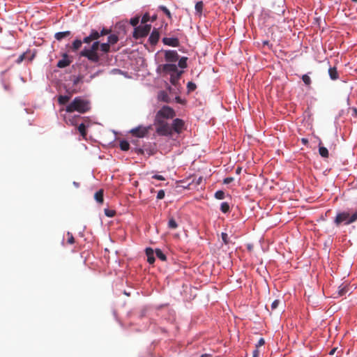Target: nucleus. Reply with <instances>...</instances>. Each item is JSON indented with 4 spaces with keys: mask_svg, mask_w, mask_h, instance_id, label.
Listing matches in <instances>:
<instances>
[{
    "mask_svg": "<svg viewBox=\"0 0 357 357\" xmlns=\"http://www.w3.org/2000/svg\"><path fill=\"white\" fill-rule=\"evenodd\" d=\"M215 197L218 199H223L225 197V194L222 190H218L215 193Z\"/></svg>",
    "mask_w": 357,
    "mask_h": 357,
    "instance_id": "72a5a7b5",
    "label": "nucleus"
},
{
    "mask_svg": "<svg viewBox=\"0 0 357 357\" xmlns=\"http://www.w3.org/2000/svg\"><path fill=\"white\" fill-rule=\"evenodd\" d=\"M78 131L79 132L80 135L82 136L83 138H85L86 136V128L84 123H81L79 125L77 128Z\"/></svg>",
    "mask_w": 357,
    "mask_h": 357,
    "instance_id": "a878e982",
    "label": "nucleus"
},
{
    "mask_svg": "<svg viewBox=\"0 0 357 357\" xmlns=\"http://www.w3.org/2000/svg\"><path fill=\"white\" fill-rule=\"evenodd\" d=\"M168 228L170 229H176L178 227V224L173 217H170L167 224Z\"/></svg>",
    "mask_w": 357,
    "mask_h": 357,
    "instance_id": "5701e85b",
    "label": "nucleus"
},
{
    "mask_svg": "<svg viewBox=\"0 0 357 357\" xmlns=\"http://www.w3.org/2000/svg\"><path fill=\"white\" fill-rule=\"evenodd\" d=\"M24 59H25V53H23L21 55H20V56L17 59L16 62L17 63H20L21 62H22L24 60Z\"/></svg>",
    "mask_w": 357,
    "mask_h": 357,
    "instance_id": "a18cd8bd",
    "label": "nucleus"
},
{
    "mask_svg": "<svg viewBox=\"0 0 357 357\" xmlns=\"http://www.w3.org/2000/svg\"><path fill=\"white\" fill-rule=\"evenodd\" d=\"M351 116L357 117V109L356 107L351 108Z\"/></svg>",
    "mask_w": 357,
    "mask_h": 357,
    "instance_id": "603ef678",
    "label": "nucleus"
},
{
    "mask_svg": "<svg viewBox=\"0 0 357 357\" xmlns=\"http://www.w3.org/2000/svg\"><path fill=\"white\" fill-rule=\"evenodd\" d=\"M126 23H127L126 22H121L117 23V24H116V27H119V29H121V28H123V29H124V28H125V26H126Z\"/></svg>",
    "mask_w": 357,
    "mask_h": 357,
    "instance_id": "8fccbe9b",
    "label": "nucleus"
},
{
    "mask_svg": "<svg viewBox=\"0 0 357 357\" xmlns=\"http://www.w3.org/2000/svg\"><path fill=\"white\" fill-rule=\"evenodd\" d=\"M200 357H211V356L210 354H202Z\"/></svg>",
    "mask_w": 357,
    "mask_h": 357,
    "instance_id": "bf43d9fd",
    "label": "nucleus"
},
{
    "mask_svg": "<svg viewBox=\"0 0 357 357\" xmlns=\"http://www.w3.org/2000/svg\"><path fill=\"white\" fill-rule=\"evenodd\" d=\"M146 255L147 256V261L150 264H153L155 262V257H154V251L151 248H147L145 250Z\"/></svg>",
    "mask_w": 357,
    "mask_h": 357,
    "instance_id": "4468645a",
    "label": "nucleus"
},
{
    "mask_svg": "<svg viewBox=\"0 0 357 357\" xmlns=\"http://www.w3.org/2000/svg\"><path fill=\"white\" fill-rule=\"evenodd\" d=\"M154 126H155V132L158 135L167 137L172 135L171 125L166 120L155 117Z\"/></svg>",
    "mask_w": 357,
    "mask_h": 357,
    "instance_id": "7ed1b4c3",
    "label": "nucleus"
},
{
    "mask_svg": "<svg viewBox=\"0 0 357 357\" xmlns=\"http://www.w3.org/2000/svg\"><path fill=\"white\" fill-rule=\"evenodd\" d=\"M178 66L181 68H185L187 67V58L186 57H182L178 61Z\"/></svg>",
    "mask_w": 357,
    "mask_h": 357,
    "instance_id": "2f4dec72",
    "label": "nucleus"
},
{
    "mask_svg": "<svg viewBox=\"0 0 357 357\" xmlns=\"http://www.w3.org/2000/svg\"><path fill=\"white\" fill-rule=\"evenodd\" d=\"M157 20V15H153L152 17H151V19H150V21L151 22H154Z\"/></svg>",
    "mask_w": 357,
    "mask_h": 357,
    "instance_id": "4d7b16f0",
    "label": "nucleus"
},
{
    "mask_svg": "<svg viewBox=\"0 0 357 357\" xmlns=\"http://www.w3.org/2000/svg\"><path fill=\"white\" fill-rule=\"evenodd\" d=\"M352 1H354V2H357V0H352Z\"/></svg>",
    "mask_w": 357,
    "mask_h": 357,
    "instance_id": "0e129e2a",
    "label": "nucleus"
},
{
    "mask_svg": "<svg viewBox=\"0 0 357 357\" xmlns=\"http://www.w3.org/2000/svg\"><path fill=\"white\" fill-rule=\"evenodd\" d=\"M151 17L148 13H146L141 19L142 24H147L146 23L150 21Z\"/></svg>",
    "mask_w": 357,
    "mask_h": 357,
    "instance_id": "f704fd0d",
    "label": "nucleus"
},
{
    "mask_svg": "<svg viewBox=\"0 0 357 357\" xmlns=\"http://www.w3.org/2000/svg\"><path fill=\"white\" fill-rule=\"evenodd\" d=\"M357 220V211L350 213L349 211L340 212L337 214L334 222L337 226L342 223L350 225Z\"/></svg>",
    "mask_w": 357,
    "mask_h": 357,
    "instance_id": "20e7f679",
    "label": "nucleus"
},
{
    "mask_svg": "<svg viewBox=\"0 0 357 357\" xmlns=\"http://www.w3.org/2000/svg\"><path fill=\"white\" fill-rule=\"evenodd\" d=\"M119 41V36L114 33V34H110L108 38H107V43L109 44L110 45H113L114 44H116L117 42Z\"/></svg>",
    "mask_w": 357,
    "mask_h": 357,
    "instance_id": "6ab92c4d",
    "label": "nucleus"
},
{
    "mask_svg": "<svg viewBox=\"0 0 357 357\" xmlns=\"http://www.w3.org/2000/svg\"><path fill=\"white\" fill-rule=\"evenodd\" d=\"M70 35H71V32L70 31H62V32H57V33H55L54 38L57 40L60 41L62 39L70 36Z\"/></svg>",
    "mask_w": 357,
    "mask_h": 357,
    "instance_id": "2eb2a0df",
    "label": "nucleus"
},
{
    "mask_svg": "<svg viewBox=\"0 0 357 357\" xmlns=\"http://www.w3.org/2000/svg\"><path fill=\"white\" fill-rule=\"evenodd\" d=\"M110 45L107 43H100V50L101 52H102L105 54L109 53L111 51Z\"/></svg>",
    "mask_w": 357,
    "mask_h": 357,
    "instance_id": "aec40b11",
    "label": "nucleus"
},
{
    "mask_svg": "<svg viewBox=\"0 0 357 357\" xmlns=\"http://www.w3.org/2000/svg\"><path fill=\"white\" fill-rule=\"evenodd\" d=\"M73 185H74L75 187H77V188H78V187L79 186V184L78 183L75 182V181H74V182H73Z\"/></svg>",
    "mask_w": 357,
    "mask_h": 357,
    "instance_id": "052dcab7",
    "label": "nucleus"
},
{
    "mask_svg": "<svg viewBox=\"0 0 357 357\" xmlns=\"http://www.w3.org/2000/svg\"><path fill=\"white\" fill-rule=\"evenodd\" d=\"M79 118V116H75L70 119H68V121L73 126H75L77 124V119Z\"/></svg>",
    "mask_w": 357,
    "mask_h": 357,
    "instance_id": "79ce46f5",
    "label": "nucleus"
},
{
    "mask_svg": "<svg viewBox=\"0 0 357 357\" xmlns=\"http://www.w3.org/2000/svg\"><path fill=\"white\" fill-rule=\"evenodd\" d=\"M321 142L319 144V153L321 157L326 158L328 157V151L326 147L321 146Z\"/></svg>",
    "mask_w": 357,
    "mask_h": 357,
    "instance_id": "412c9836",
    "label": "nucleus"
},
{
    "mask_svg": "<svg viewBox=\"0 0 357 357\" xmlns=\"http://www.w3.org/2000/svg\"><path fill=\"white\" fill-rule=\"evenodd\" d=\"M156 257L160 259L161 261H165L167 260L166 255L162 252L160 249L155 250Z\"/></svg>",
    "mask_w": 357,
    "mask_h": 357,
    "instance_id": "cd10ccee",
    "label": "nucleus"
},
{
    "mask_svg": "<svg viewBox=\"0 0 357 357\" xmlns=\"http://www.w3.org/2000/svg\"><path fill=\"white\" fill-rule=\"evenodd\" d=\"M259 355V351L258 348H257L255 350H254L252 356L253 357H258Z\"/></svg>",
    "mask_w": 357,
    "mask_h": 357,
    "instance_id": "864d4df0",
    "label": "nucleus"
},
{
    "mask_svg": "<svg viewBox=\"0 0 357 357\" xmlns=\"http://www.w3.org/2000/svg\"><path fill=\"white\" fill-rule=\"evenodd\" d=\"M328 74L331 79L336 80L339 77V75L335 67H331L328 69Z\"/></svg>",
    "mask_w": 357,
    "mask_h": 357,
    "instance_id": "f3484780",
    "label": "nucleus"
},
{
    "mask_svg": "<svg viewBox=\"0 0 357 357\" xmlns=\"http://www.w3.org/2000/svg\"><path fill=\"white\" fill-rule=\"evenodd\" d=\"M176 115L174 110L169 106H163L155 114V117L162 119H173Z\"/></svg>",
    "mask_w": 357,
    "mask_h": 357,
    "instance_id": "39448f33",
    "label": "nucleus"
},
{
    "mask_svg": "<svg viewBox=\"0 0 357 357\" xmlns=\"http://www.w3.org/2000/svg\"><path fill=\"white\" fill-rule=\"evenodd\" d=\"M195 10L196 12L201 15L202 14L203 8H204V3L202 1H197L195 4Z\"/></svg>",
    "mask_w": 357,
    "mask_h": 357,
    "instance_id": "393cba45",
    "label": "nucleus"
},
{
    "mask_svg": "<svg viewBox=\"0 0 357 357\" xmlns=\"http://www.w3.org/2000/svg\"><path fill=\"white\" fill-rule=\"evenodd\" d=\"M68 243L69 244H73L75 243V238L70 232H67Z\"/></svg>",
    "mask_w": 357,
    "mask_h": 357,
    "instance_id": "ea45409f",
    "label": "nucleus"
},
{
    "mask_svg": "<svg viewBox=\"0 0 357 357\" xmlns=\"http://www.w3.org/2000/svg\"><path fill=\"white\" fill-rule=\"evenodd\" d=\"M120 148L122 151H126L130 149V144L126 140H122L119 144Z\"/></svg>",
    "mask_w": 357,
    "mask_h": 357,
    "instance_id": "bb28decb",
    "label": "nucleus"
},
{
    "mask_svg": "<svg viewBox=\"0 0 357 357\" xmlns=\"http://www.w3.org/2000/svg\"><path fill=\"white\" fill-rule=\"evenodd\" d=\"M152 129V126H149L146 127L139 126L137 128H132L130 132L135 137H144L147 135L149 130Z\"/></svg>",
    "mask_w": 357,
    "mask_h": 357,
    "instance_id": "0eeeda50",
    "label": "nucleus"
},
{
    "mask_svg": "<svg viewBox=\"0 0 357 357\" xmlns=\"http://www.w3.org/2000/svg\"><path fill=\"white\" fill-rule=\"evenodd\" d=\"M264 343H265V341H264V338H260L259 340L258 341L257 344L256 345V347L258 348L259 347L264 345Z\"/></svg>",
    "mask_w": 357,
    "mask_h": 357,
    "instance_id": "3c124183",
    "label": "nucleus"
},
{
    "mask_svg": "<svg viewBox=\"0 0 357 357\" xmlns=\"http://www.w3.org/2000/svg\"><path fill=\"white\" fill-rule=\"evenodd\" d=\"M135 153H137V154H143L144 151L142 149H135Z\"/></svg>",
    "mask_w": 357,
    "mask_h": 357,
    "instance_id": "5fc2aeb1",
    "label": "nucleus"
},
{
    "mask_svg": "<svg viewBox=\"0 0 357 357\" xmlns=\"http://www.w3.org/2000/svg\"><path fill=\"white\" fill-rule=\"evenodd\" d=\"M234 181V178L232 177H227L224 179L223 183L225 184H229Z\"/></svg>",
    "mask_w": 357,
    "mask_h": 357,
    "instance_id": "09e8293b",
    "label": "nucleus"
},
{
    "mask_svg": "<svg viewBox=\"0 0 357 357\" xmlns=\"http://www.w3.org/2000/svg\"><path fill=\"white\" fill-rule=\"evenodd\" d=\"M94 198L97 202L102 204L103 202V190H100L95 193Z\"/></svg>",
    "mask_w": 357,
    "mask_h": 357,
    "instance_id": "4be33fe9",
    "label": "nucleus"
},
{
    "mask_svg": "<svg viewBox=\"0 0 357 357\" xmlns=\"http://www.w3.org/2000/svg\"><path fill=\"white\" fill-rule=\"evenodd\" d=\"M241 172V167H238L236 170V174H240Z\"/></svg>",
    "mask_w": 357,
    "mask_h": 357,
    "instance_id": "13d9d810",
    "label": "nucleus"
},
{
    "mask_svg": "<svg viewBox=\"0 0 357 357\" xmlns=\"http://www.w3.org/2000/svg\"><path fill=\"white\" fill-rule=\"evenodd\" d=\"M220 210L222 213H228L230 210L229 204L227 202H222L220 206Z\"/></svg>",
    "mask_w": 357,
    "mask_h": 357,
    "instance_id": "c85d7f7f",
    "label": "nucleus"
},
{
    "mask_svg": "<svg viewBox=\"0 0 357 357\" xmlns=\"http://www.w3.org/2000/svg\"><path fill=\"white\" fill-rule=\"evenodd\" d=\"M302 79L303 82L307 86H309L311 84V79L307 75H303L302 77Z\"/></svg>",
    "mask_w": 357,
    "mask_h": 357,
    "instance_id": "e433bc0d",
    "label": "nucleus"
},
{
    "mask_svg": "<svg viewBox=\"0 0 357 357\" xmlns=\"http://www.w3.org/2000/svg\"><path fill=\"white\" fill-rule=\"evenodd\" d=\"M347 292V287H343L341 289H340L337 291V296H335V298H337L338 296H342Z\"/></svg>",
    "mask_w": 357,
    "mask_h": 357,
    "instance_id": "c9c22d12",
    "label": "nucleus"
},
{
    "mask_svg": "<svg viewBox=\"0 0 357 357\" xmlns=\"http://www.w3.org/2000/svg\"><path fill=\"white\" fill-rule=\"evenodd\" d=\"M159 39H160L159 30L158 29L154 28L149 36V41L151 45H155L158 43Z\"/></svg>",
    "mask_w": 357,
    "mask_h": 357,
    "instance_id": "9d476101",
    "label": "nucleus"
},
{
    "mask_svg": "<svg viewBox=\"0 0 357 357\" xmlns=\"http://www.w3.org/2000/svg\"><path fill=\"white\" fill-rule=\"evenodd\" d=\"M111 29L102 28L100 31H98L96 29H91L90 33L88 36H86L83 39L84 43H90L91 41H93L91 47L88 48H84L80 52V56H84L87 58L90 61L93 63H98L100 61V56L98 55L97 51L100 47V42L98 39L100 37L110 34Z\"/></svg>",
    "mask_w": 357,
    "mask_h": 357,
    "instance_id": "f257e3e1",
    "label": "nucleus"
},
{
    "mask_svg": "<svg viewBox=\"0 0 357 357\" xmlns=\"http://www.w3.org/2000/svg\"><path fill=\"white\" fill-rule=\"evenodd\" d=\"M301 142L303 144H308V139L306 138H302Z\"/></svg>",
    "mask_w": 357,
    "mask_h": 357,
    "instance_id": "6e6d98bb",
    "label": "nucleus"
},
{
    "mask_svg": "<svg viewBox=\"0 0 357 357\" xmlns=\"http://www.w3.org/2000/svg\"><path fill=\"white\" fill-rule=\"evenodd\" d=\"M139 20H140V17L139 16H135V17L133 18H131L130 20V24L132 26H137V25L138 24L139 22Z\"/></svg>",
    "mask_w": 357,
    "mask_h": 357,
    "instance_id": "473e14b6",
    "label": "nucleus"
},
{
    "mask_svg": "<svg viewBox=\"0 0 357 357\" xmlns=\"http://www.w3.org/2000/svg\"><path fill=\"white\" fill-rule=\"evenodd\" d=\"M334 351H335V350H334V349L331 350V351L330 352V354H334Z\"/></svg>",
    "mask_w": 357,
    "mask_h": 357,
    "instance_id": "680f3d73",
    "label": "nucleus"
},
{
    "mask_svg": "<svg viewBox=\"0 0 357 357\" xmlns=\"http://www.w3.org/2000/svg\"><path fill=\"white\" fill-rule=\"evenodd\" d=\"M162 71L166 73H175L178 71L176 65L172 63L164 64L162 66Z\"/></svg>",
    "mask_w": 357,
    "mask_h": 357,
    "instance_id": "f8f14e48",
    "label": "nucleus"
},
{
    "mask_svg": "<svg viewBox=\"0 0 357 357\" xmlns=\"http://www.w3.org/2000/svg\"><path fill=\"white\" fill-rule=\"evenodd\" d=\"M162 43L165 45L177 47L179 46V40L177 38H163Z\"/></svg>",
    "mask_w": 357,
    "mask_h": 357,
    "instance_id": "9b49d317",
    "label": "nucleus"
},
{
    "mask_svg": "<svg viewBox=\"0 0 357 357\" xmlns=\"http://www.w3.org/2000/svg\"><path fill=\"white\" fill-rule=\"evenodd\" d=\"M158 97L160 100L166 102H169V96L165 92H160Z\"/></svg>",
    "mask_w": 357,
    "mask_h": 357,
    "instance_id": "7c9ffc66",
    "label": "nucleus"
},
{
    "mask_svg": "<svg viewBox=\"0 0 357 357\" xmlns=\"http://www.w3.org/2000/svg\"><path fill=\"white\" fill-rule=\"evenodd\" d=\"M165 191L163 190H160L158 192V195H157V199H162L165 197Z\"/></svg>",
    "mask_w": 357,
    "mask_h": 357,
    "instance_id": "c03bdc74",
    "label": "nucleus"
},
{
    "mask_svg": "<svg viewBox=\"0 0 357 357\" xmlns=\"http://www.w3.org/2000/svg\"><path fill=\"white\" fill-rule=\"evenodd\" d=\"M153 178H155V179H157L159 181H165V180L164 176H162V175H158V174L153 175Z\"/></svg>",
    "mask_w": 357,
    "mask_h": 357,
    "instance_id": "de8ad7c7",
    "label": "nucleus"
},
{
    "mask_svg": "<svg viewBox=\"0 0 357 357\" xmlns=\"http://www.w3.org/2000/svg\"><path fill=\"white\" fill-rule=\"evenodd\" d=\"M77 82H78V80H75V81L74 82V84H77Z\"/></svg>",
    "mask_w": 357,
    "mask_h": 357,
    "instance_id": "e2e57ef3",
    "label": "nucleus"
},
{
    "mask_svg": "<svg viewBox=\"0 0 357 357\" xmlns=\"http://www.w3.org/2000/svg\"><path fill=\"white\" fill-rule=\"evenodd\" d=\"M82 43H84L83 40H81L79 39L75 40L70 47L72 51L76 52L77 50H78L81 47Z\"/></svg>",
    "mask_w": 357,
    "mask_h": 357,
    "instance_id": "a211bd4d",
    "label": "nucleus"
},
{
    "mask_svg": "<svg viewBox=\"0 0 357 357\" xmlns=\"http://www.w3.org/2000/svg\"><path fill=\"white\" fill-rule=\"evenodd\" d=\"M116 212L114 210L105 209V214L109 218L114 217Z\"/></svg>",
    "mask_w": 357,
    "mask_h": 357,
    "instance_id": "58836bf2",
    "label": "nucleus"
},
{
    "mask_svg": "<svg viewBox=\"0 0 357 357\" xmlns=\"http://www.w3.org/2000/svg\"><path fill=\"white\" fill-rule=\"evenodd\" d=\"M182 73L183 71H178L175 73H172L170 75V82L172 83V84L176 86L178 84Z\"/></svg>",
    "mask_w": 357,
    "mask_h": 357,
    "instance_id": "ddd939ff",
    "label": "nucleus"
},
{
    "mask_svg": "<svg viewBox=\"0 0 357 357\" xmlns=\"http://www.w3.org/2000/svg\"><path fill=\"white\" fill-rule=\"evenodd\" d=\"M187 88L189 91H193L196 89L197 86L195 83H193L192 82H189L187 84Z\"/></svg>",
    "mask_w": 357,
    "mask_h": 357,
    "instance_id": "4c0bfd02",
    "label": "nucleus"
},
{
    "mask_svg": "<svg viewBox=\"0 0 357 357\" xmlns=\"http://www.w3.org/2000/svg\"><path fill=\"white\" fill-rule=\"evenodd\" d=\"M159 9L161 10L167 16L169 19H171L172 18V14L169 11V10L165 6H160L159 7Z\"/></svg>",
    "mask_w": 357,
    "mask_h": 357,
    "instance_id": "c756f323",
    "label": "nucleus"
},
{
    "mask_svg": "<svg viewBox=\"0 0 357 357\" xmlns=\"http://www.w3.org/2000/svg\"><path fill=\"white\" fill-rule=\"evenodd\" d=\"M221 237L225 244L227 245L229 243V238L227 234L222 232L221 234Z\"/></svg>",
    "mask_w": 357,
    "mask_h": 357,
    "instance_id": "a19ab883",
    "label": "nucleus"
},
{
    "mask_svg": "<svg viewBox=\"0 0 357 357\" xmlns=\"http://www.w3.org/2000/svg\"><path fill=\"white\" fill-rule=\"evenodd\" d=\"M70 99V96H59L58 98V102L59 105H66Z\"/></svg>",
    "mask_w": 357,
    "mask_h": 357,
    "instance_id": "b1692460",
    "label": "nucleus"
},
{
    "mask_svg": "<svg viewBox=\"0 0 357 357\" xmlns=\"http://www.w3.org/2000/svg\"><path fill=\"white\" fill-rule=\"evenodd\" d=\"M90 109V102L79 96L75 98L74 100L66 107V111L68 113L77 112L80 114H84L89 112Z\"/></svg>",
    "mask_w": 357,
    "mask_h": 357,
    "instance_id": "f03ea898",
    "label": "nucleus"
},
{
    "mask_svg": "<svg viewBox=\"0 0 357 357\" xmlns=\"http://www.w3.org/2000/svg\"><path fill=\"white\" fill-rule=\"evenodd\" d=\"M165 59L168 62H175L178 59V54L176 50H166Z\"/></svg>",
    "mask_w": 357,
    "mask_h": 357,
    "instance_id": "1a4fd4ad",
    "label": "nucleus"
},
{
    "mask_svg": "<svg viewBox=\"0 0 357 357\" xmlns=\"http://www.w3.org/2000/svg\"><path fill=\"white\" fill-rule=\"evenodd\" d=\"M280 303V300H275L271 304V310H275L278 307Z\"/></svg>",
    "mask_w": 357,
    "mask_h": 357,
    "instance_id": "37998d69",
    "label": "nucleus"
},
{
    "mask_svg": "<svg viewBox=\"0 0 357 357\" xmlns=\"http://www.w3.org/2000/svg\"><path fill=\"white\" fill-rule=\"evenodd\" d=\"M66 57L67 55L65 54L64 58L58 61L56 65L58 68H63L70 65V61Z\"/></svg>",
    "mask_w": 357,
    "mask_h": 357,
    "instance_id": "dca6fc26",
    "label": "nucleus"
},
{
    "mask_svg": "<svg viewBox=\"0 0 357 357\" xmlns=\"http://www.w3.org/2000/svg\"><path fill=\"white\" fill-rule=\"evenodd\" d=\"M185 123L182 119H175L171 126L172 128V132H175L180 134L184 129Z\"/></svg>",
    "mask_w": 357,
    "mask_h": 357,
    "instance_id": "6e6552de",
    "label": "nucleus"
},
{
    "mask_svg": "<svg viewBox=\"0 0 357 357\" xmlns=\"http://www.w3.org/2000/svg\"><path fill=\"white\" fill-rule=\"evenodd\" d=\"M151 29V24H144V26H136L134 29L132 36L135 39L146 37Z\"/></svg>",
    "mask_w": 357,
    "mask_h": 357,
    "instance_id": "423d86ee",
    "label": "nucleus"
},
{
    "mask_svg": "<svg viewBox=\"0 0 357 357\" xmlns=\"http://www.w3.org/2000/svg\"><path fill=\"white\" fill-rule=\"evenodd\" d=\"M3 86L6 91H9L10 89V84L9 82H3Z\"/></svg>",
    "mask_w": 357,
    "mask_h": 357,
    "instance_id": "49530a36",
    "label": "nucleus"
}]
</instances>
